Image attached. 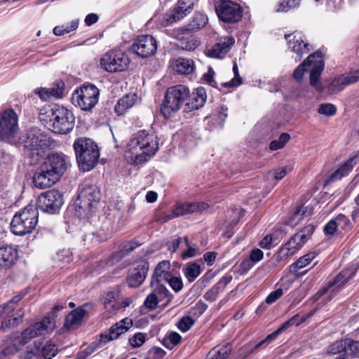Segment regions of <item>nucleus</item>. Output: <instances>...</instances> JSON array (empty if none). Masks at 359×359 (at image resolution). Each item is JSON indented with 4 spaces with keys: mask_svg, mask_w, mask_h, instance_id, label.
Instances as JSON below:
<instances>
[{
    "mask_svg": "<svg viewBox=\"0 0 359 359\" xmlns=\"http://www.w3.org/2000/svg\"><path fill=\"white\" fill-rule=\"evenodd\" d=\"M70 166L69 157L63 153L48 154L34 175V186L41 189L53 186Z\"/></svg>",
    "mask_w": 359,
    "mask_h": 359,
    "instance_id": "1",
    "label": "nucleus"
},
{
    "mask_svg": "<svg viewBox=\"0 0 359 359\" xmlns=\"http://www.w3.org/2000/svg\"><path fill=\"white\" fill-rule=\"evenodd\" d=\"M325 69V56L322 51L318 50L310 54L294 70L292 77L299 83L303 81L306 72H309V84L315 90L321 93L325 88L320 79Z\"/></svg>",
    "mask_w": 359,
    "mask_h": 359,
    "instance_id": "2",
    "label": "nucleus"
},
{
    "mask_svg": "<svg viewBox=\"0 0 359 359\" xmlns=\"http://www.w3.org/2000/svg\"><path fill=\"white\" fill-rule=\"evenodd\" d=\"M53 143L51 137L37 127L31 128L18 138V144L24 147L31 163H36Z\"/></svg>",
    "mask_w": 359,
    "mask_h": 359,
    "instance_id": "3",
    "label": "nucleus"
},
{
    "mask_svg": "<svg viewBox=\"0 0 359 359\" xmlns=\"http://www.w3.org/2000/svg\"><path fill=\"white\" fill-rule=\"evenodd\" d=\"M39 118L41 121L49 122L53 132L57 134L69 133L73 130L75 123L73 112L57 104L41 109Z\"/></svg>",
    "mask_w": 359,
    "mask_h": 359,
    "instance_id": "4",
    "label": "nucleus"
},
{
    "mask_svg": "<svg viewBox=\"0 0 359 359\" xmlns=\"http://www.w3.org/2000/svg\"><path fill=\"white\" fill-rule=\"evenodd\" d=\"M99 187L91 180L85 179L80 185V192L74 203V215L80 219L89 220L100 201Z\"/></svg>",
    "mask_w": 359,
    "mask_h": 359,
    "instance_id": "5",
    "label": "nucleus"
},
{
    "mask_svg": "<svg viewBox=\"0 0 359 359\" xmlns=\"http://www.w3.org/2000/svg\"><path fill=\"white\" fill-rule=\"evenodd\" d=\"M73 148L80 170L88 172L95 168L100 158V151L92 139L86 137L76 138Z\"/></svg>",
    "mask_w": 359,
    "mask_h": 359,
    "instance_id": "6",
    "label": "nucleus"
},
{
    "mask_svg": "<svg viewBox=\"0 0 359 359\" xmlns=\"http://www.w3.org/2000/svg\"><path fill=\"white\" fill-rule=\"evenodd\" d=\"M189 96V88L184 85H175L169 87L160 104V114L165 120H169L179 111Z\"/></svg>",
    "mask_w": 359,
    "mask_h": 359,
    "instance_id": "7",
    "label": "nucleus"
},
{
    "mask_svg": "<svg viewBox=\"0 0 359 359\" xmlns=\"http://www.w3.org/2000/svg\"><path fill=\"white\" fill-rule=\"evenodd\" d=\"M128 147L133 154H136L135 161H147L146 156H153L158 149L157 137L144 130H139L128 142Z\"/></svg>",
    "mask_w": 359,
    "mask_h": 359,
    "instance_id": "8",
    "label": "nucleus"
},
{
    "mask_svg": "<svg viewBox=\"0 0 359 359\" xmlns=\"http://www.w3.org/2000/svg\"><path fill=\"white\" fill-rule=\"evenodd\" d=\"M39 221L37 208L33 205H28L16 212L11 222V231L17 236H24L31 233Z\"/></svg>",
    "mask_w": 359,
    "mask_h": 359,
    "instance_id": "9",
    "label": "nucleus"
},
{
    "mask_svg": "<svg viewBox=\"0 0 359 359\" xmlns=\"http://www.w3.org/2000/svg\"><path fill=\"white\" fill-rule=\"evenodd\" d=\"M130 64L128 55L119 48H112L102 55L100 67L109 73H118L127 70Z\"/></svg>",
    "mask_w": 359,
    "mask_h": 359,
    "instance_id": "10",
    "label": "nucleus"
},
{
    "mask_svg": "<svg viewBox=\"0 0 359 359\" xmlns=\"http://www.w3.org/2000/svg\"><path fill=\"white\" fill-rule=\"evenodd\" d=\"M50 320L43 318L41 321L30 325L22 332H14L10 337L11 344L15 347V351H20L22 346L29 343L32 339L42 335L47 331Z\"/></svg>",
    "mask_w": 359,
    "mask_h": 359,
    "instance_id": "11",
    "label": "nucleus"
},
{
    "mask_svg": "<svg viewBox=\"0 0 359 359\" xmlns=\"http://www.w3.org/2000/svg\"><path fill=\"white\" fill-rule=\"evenodd\" d=\"M100 90L93 83H84L76 89L72 94V100L76 106L83 111H90L97 104Z\"/></svg>",
    "mask_w": 359,
    "mask_h": 359,
    "instance_id": "12",
    "label": "nucleus"
},
{
    "mask_svg": "<svg viewBox=\"0 0 359 359\" xmlns=\"http://www.w3.org/2000/svg\"><path fill=\"white\" fill-rule=\"evenodd\" d=\"M358 266L351 265L343 269L332 280H330L325 286L320 287L312 297L313 302H316L324 296L329 290L332 292H338L343 288L350 280L353 278L358 271Z\"/></svg>",
    "mask_w": 359,
    "mask_h": 359,
    "instance_id": "13",
    "label": "nucleus"
},
{
    "mask_svg": "<svg viewBox=\"0 0 359 359\" xmlns=\"http://www.w3.org/2000/svg\"><path fill=\"white\" fill-rule=\"evenodd\" d=\"M215 12L219 20L226 24H235L242 20V6L231 0H219L215 5Z\"/></svg>",
    "mask_w": 359,
    "mask_h": 359,
    "instance_id": "14",
    "label": "nucleus"
},
{
    "mask_svg": "<svg viewBox=\"0 0 359 359\" xmlns=\"http://www.w3.org/2000/svg\"><path fill=\"white\" fill-rule=\"evenodd\" d=\"M18 130V116L15 110H4L0 115V140L12 144Z\"/></svg>",
    "mask_w": 359,
    "mask_h": 359,
    "instance_id": "15",
    "label": "nucleus"
},
{
    "mask_svg": "<svg viewBox=\"0 0 359 359\" xmlns=\"http://www.w3.org/2000/svg\"><path fill=\"white\" fill-rule=\"evenodd\" d=\"M63 203V195L56 189H50L38 196L36 208L44 212L55 214L58 212Z\"/></svg>",
    "mask_w": 359,
    "mask_h": 359,
    "instance_id": "16",
    "label": "nucleus"
},
{
    "mask_svg": "<svg viewBox=\"0 0 359 359\" xmlns=\"http://www.w3.org/2000/svg\"><path fill=\"white\" fill-rule=\"evenodd\" d=\"M157 46L154 37L151 35H141L135 39L130 49L140 57L147 58L156 53Z\"/></svg>",
    "mask_w": 359,
    "mask_h": 359,
    "instance_id": "17",
    "label": "nucleus"
},
{
    "mask_svg": "<svg viewBox=\"0 0 359 359\" xmlns=\"http://www.w3.org/2000/svg\"><path fill=\"white\" fill-rule=\"evenodd\" d=\"M149 269V263L142 259L136 261L130 269L126 283L130 287H137L143 283Z\"/></svg>",
    "mask_w": 359,
    "mask_h": 359,
    "instance_id": "18",
    "label": "nucleus"
},
{
    "mask_svg": "<svg viewBox=\"0 0 359 359\" xmlns=\"http://www.w3.org/2000/svg\"><path fill=\"white\" fill-rule=\"evenodd\" d=\"M289 48L297 55L299 60L304 55L310 52L312 47L304 40V36L301 32H294L292 34H285Z\"/></svg>",
    "mask_w": 359,
    "mask_h": 359,
    "instance_id": "19",
    "label": "nucleus"
},
{
    "mask_svg": "<svg viewBox=\"0 0 359 359\" xmlns=\"http://www.w3.org/2000/svg\"><path fill=\"white\" fill-rule=\"evenodd\" d=\"M65 90V84L64 81L59 80L53 82L48 88H38L34 92L42 101L47 102L62 98Z\"/></svg>",
    "mask_w": 359,
    "mask_h": 359,
    "instance_id": "20",
    "label": "nucleus"
},
{
    "mask_svg": "<svg viewBox=\"0 0 359 359\" xmlns=\"http://www.w3.org/2000/svg\"><path fill=\"white\" fill-rule=\"evenodd\" d=\"M133 320L129 318H125L115 323L108 330V332L100 334V341L106 344L110 341L117 339L122 334L126 333L133 326Z\"/></svg>",
    "mask_w": 359,
    "mask_h": 359,
    "instance_id": "21",
    "label": "nucleus"
},
{
    "mask_svg": "<svg viewBox=\"0 0 359 359\" xmlns=\"http://www.w3.org/2000/svg\"><path fill=\"white\" fill-rule=\"evenodd\" d=\"M209 208L205 202H177L172 207L174 216L178 217L194 212H201Z\"/></svg>",
    "mask_w": 359,
    "mask_h": 359,
    "instance_id": "22",
    "label": "nucleus"
},
{
    "mask_svg": "<svg viewBox=\"0 0 359 359\" xmlns=\"http://www.w3.org/2000/svg\"><path fill=\"white\" fill-rule=\"evenodd\" d=\"M207 100L206 90L203 87L196 88L191 93L184 108V112H189L201 108Z\"/></svg>",
    "mask_w": 359,
    "mask_h": 359,
    "instance_id": "23",
    "label": "nucleus"
},
{
    "mask_svg": "<svg viewBox=\"0 0 359 359\" xmlns=\"http://www.w3.org/2000/svg\"><path fill=\"white\" fill-rule=\"evenodd\" d=\"M139 101L136 93H126L118 100L114 106V112L117 116H123Z\"/></svg>",
    "mask_w": 359,
    "mask_h": 359,
    "instance_id": "24",
    "label": "nucleus"
},
{
    "mask_svg": "<svg viewBox=\"0 0 359 359\" xmlns=\"http://www.w3.org/2000/svg\"><path fill=\"white\" fill-rule=\"evenodd\" d=\"M16 249L11 246L0 248V270L11 268L18 259Z\"/></svg>",
    "mask_w": 359,
    "mask_h": 359,
    "instance_id": "25",
    "label": "nucleus"
},
{
    "mask_svg": "<svg viewBox=\"0 0 359 359\" xmlns=\"http://www.w3.org/2000/svg\"><path fill=\"white\" fill-rule=\"evenodd\" d=\"M231 280L232 276L225 274L204 294L203 298L210 302L215 301L218 294L225 289Z\"/></svg>",
    "mask_w": 359,
    "mask_h": 359,
    "instance_id": "26",
    "label": "nucleus"
},
{
    "mask_svg": "<svg viewBox=\"0 0 359 359\" xmlns=\"http://www.w3.org/2000/svg\"><path fill=\"white\" fill-rule=\"evenodd\" d=\"M232 37H226L216 43L208 52V56L214 58H223L234 44Z\"/></svg>",
    "mask_w": 359,
    "mask_h": 359,
    "instance_id": "27",
    "label": "nucleus"
},
{
    "mask_svg": "<svg viewBox=\"0 0 359 359\" xmlns=\"http://www.w3.org/2000/svg\"><path fill=\"white\" fill-rule=\"evenodd\" d=\"M171 276L170 263L169 261L163 260L160 262L156 266L151 277L153 283H166Z\"/></svg>",
    "mask_w": 359,
    "mask_h": 359,
    "instance_id": "28",
    "label": "nucleus"
},
{
    "mask_svg": "<svg viewBox=\"0 0 359 359\" xmlns=\"http://www.w3.org/2000/svg\"><path fill=\"white\" fill-rule=\"evenodd\" d=\"M86 313L87 311L84 309V306L77 307L72 310L65 317L64 327L67 330H70L74 326H80Z\"/></svg>",
    "mask_w": 359,
    "mask_h": 359,
    "instance_id": "29",
    "label": "nucleus"
},
{
    "mask_svg": "<svg viewBox=\"0 0 359 359\" xmlns=\"http://www.w3.org/2000/svg\"><path fill=\"white\" fill-rule=\"evenodd\" d=\"M189 10L183 6H175L172 9L167 12L163 17L161 24L167 27L176 22L189 15Z\"/></svg>",
    "mask_w": 359,
    "mask_h": 359,
    "instance_id": "30",
    "label": "nucleus"
},
{
    "mask_svg": "<svg viewBox=\"0 0 359 359\" xmlns=\"http://www.w3.org/2000/svg\"><path fill=\"white\" fill-rule=\"evenodd\" d=\"M232 352L230 343L218 344L212 348L206 355L207 359H229Z\"/></svg>",
    "mask_w": 359,
    "mask_h": 359,
    "instance_id": "31",
    "label": "nucleus"
},
{
    "mask_svg": "<svg viewBox=\"0 0 359 359\" xmlns=\"http://www.w3.org/2000/svg\"><path fill=\"white\" fill-rule=\"evenodd\" d=\"M319 255V251H312L300 257L297 261L289 266V272L294 274L299 269L308 266Z\"/></svg>",
    "mask_w": 359,
    "mask_h": 359,
    "instance_id": "32",
    "label": "nucleus"
},
{
    "mask_svg": "<svg viewBox=\"0 0 359 359\" xmlns=\"http://www.w3.org/2000/svg\"><path fill=\"white\" fill-rule=\"evenodd\" d=\"M352 159H349L340 165L334 172H332L329 178L326 180L325 184L332 183L337 180H340L342 177L348 175L349 172L353 169Z\"/></svg>",
    "mask_w": 359,
    "mask_h": 359,
    "instance_id": "33",
    "label": "nucleus"
},
{
    "mask_svg": "<svg viewBox=\"0 0 359 359\" xmlns=\"http://www.w3.org/2000/svg\"><path fill=\"white\" fill-rule=\"evenodd\" d=\"M183 273L189 283H193L201 273L202 269L196 262H189L182 269Z\"/></svg>",
    "mask_w": 359,
    "mask_h": 359,
    "instance_id": "34",
    "label": "nucleus"
},
{
    "mask_svg": "<svg viewBox=\"0 0 359 359\" xmlns=\"http://www.w3.org/2000/svg\"><path fill=\"white\" fill-rule=\"evenodd\" d=\"M18 316H9L4 319L1 322L0 330L6 332L8 330L18 326L22 322L24 316V312L22 309L17 311Z\"/></svg>",
    "mask_w": 359,
    "mask_h": 359,
    "instance_id": "35",
    "label": "nucleus"
},
{
    "mask_svg": "<svg viewBox=\"0 0 359 359\" xmlns=\"http://www.w3.org/2000/svg\"><path fill=\"white\" fill-rule=\"evenodd\" d=\"M194 69V61L191 59L178 58L175 61V69L180 74H189Z\"/></svg>",
    "mask_w": 359,
    "mask_h": 359,
    "instance_id": "36",
    "label": "nucleus"
},
{
    "mask_svg": "<svg viewBox=\"0 0 359 359\" xmlns=\"http://www.w3.org/2000/svg\"><path fill=\"white\" fill-rule=\"evenodd\" d=\"M182 339L179 333L172 331L163 337L161 344L166 348L172 350L175 346L181 343Z\"/></svg>",
    "mask_w": 359,
    "mask_h": 359,
    "instance_id": "37",
    "label": "nucleus"
},
{
    "mask_svg": "<svg viewBox=\"0 0 359 359\" xmlns=\"http://www.w3.org/2000/svg\"><path fill=\"white\" fill-rule=\"evenodd\" d=\"M165 283H151V287L154 288L153 292L159 295L161 299H166V304L171 302L172 295L164 285Z\"/></svg>",
    "mask_w": 359,
    "mask_h": 359,
    "instance_id": "38",
    "label": "nucleus"
},
{
    "mask_svg": "<svg viewBox=\"0 0 359 359\" xmlns=\"http://www.w3.org/2000/svg\"><path fill=\"white\" fill-rule=\"evenodd\" d=\"M208 21L207 15L197 13L194 14L189 24L193 28L194 32H196L203 29L207 25Z\"/></svg>",
    "mask_w": 359,
    "mask_h": 359,
    "instance_id": "39",
    "label": "nucleus"
},
{
    "mask_svg": "<svg viewBox=\"0 0 359 359\" xmlns=\"http://www.w3.org/2000/svg\"><path fill=\"white\" fill-rule=\"evenodd\" d=\"M346 88L344 75L334 77L330 83L327 91L330 94H336Z\"/></svg>",
    "mask_w": 359,
    "mask_h": 359,
    "instance_id": "40",
    "label": "nucleus"
},
{
    "mask_svg": "<svg viewBox=\"0 0 359 359\" xmlns=\"http://www.w3.org/2000/svg\"><path fill=\"white\" fill-rule=\"evenodd\" d=\"M344 353H347V349L346 343L342 339L334 341L327 349L328 355H340Z\"/></svg>",
    "mask_w": 359,
    "mask_h": 359,
    "instance_id": "41",
    "label": "nucleus"
},
{
    "mask_svg": "<svg viewBox=\"0 0 359 359\" xmlns=\"http://www.w3.org/2000/svg\"><path fill=\"white\" fill-rule=\"evenodd\" d=\"M291 137L287 133H283L280 135L278 140H272L269 145L271 151H276L283 149L290 141Z\"/></svg>",
    "mask_w": 359,
    "mask_h": 359,
    "instance_id": "42",
    "label": "nucleus"
},
{
    "mask_svg": "<svg viewBox=\"0 0 359 359\" xmlns=\"http://www.w3.org/2000/svg\"><path fill=\"white\" fill-rule=\"evenodd\" d=\"M79 27V20H74L69 25L56 26L53 28V34L55 36H62L76 30Z\"/></svg>",
    "mask_w": 359,
    "mask_h": 359,
    "instance_id": "43",
    "label": "nucleus"
},
{
    "mask_svg": "<svg viewBox=\"0 0 359 359\" xmlns=\"http://www.w3.org/2000/svg\"><path fill=\"white\" fill-rule=\"evenodd\" d=\"M180 41V47L182 50L193 51L200 45V41L194 37H189L184 39V37L178 39Z\"/></svg>",
    "mask_w": 359,
    "mask_h": 359,
    "instance_id": "44",
    "label": "nucleus"
},
{
    "mask_svg": "<svg viewBox=\"0 0 359 359\" xmlns=\"http://www.w3.org/2000/svg\"><path fill=\"white\" fill-rule=\"evenodd\" d=\"M299 317L300 316L299 313L295 314L292 318H289L287 320L281 324L279 328L283 332L292 325L298 326L306 320V317H302L301 319H299Z\"/></svg>",
    "mask_w": 359,
    "mask_h": 359,
    "instance_id": "45",
    "label": "nucleus"
},
{
    "mask_svg": "<svg viewBox=\"0 0 359 359\" xmlns=\"http://www.w3.org/2000/svg\"><path fill=\"white\" fill-rule=\"evenodd\" d=\"M208 309V304L202 300L198 301L189 311V314L193 318H199Z\"/></svg>",
    "mask_w": 359,
    "mask_h": 359,
    "instance_id": "46",
    "label": "nucleus"
},
{
    "mask_svg": "<svg viewBox=\"0 0 359 359\" xmlns=\"http://www.w3.org/2000/svg\"><path fill=\"white\" fill-rule=\"evenodd\" d=\"M196 320L189 316H182L177 323V328L182 332L189 331L195 324Z\"/></svg>",
    "mask_w": 359,
    "mask_h": 359,
    "instance_id": "47",
    "label": "nucleus"
},
{
    "mask_svg": "<svg viewBox=\"0 0 359 359\" xmlns=\"http://www.w3.org/2000/svg\"><path fill=\"white\" fill-rule=\"evenodd\" d=\"M337 226L340 227L342 231H348L352 229L353 224L350 219L344 214H339L335 218Z\"/></svg>",
    "mask_w": 359,
    "mask_h": 359,
    "instance_id": "48",
    "label": "nucleus"
},
{
    "mask_svg": "<svg viewBox=\"0 0 359 359\" xmlns=\"http://www.w3.org/2000/svg\"><path fill=\"white\" fill-rule=\"evenodd\" d=\"M337 107L332 103H323L318 108V113L327 116H332L337 114Z\"/></svg>",
    "mask_w": 359,
    "mask_h": 359,
    "instance_id": "49",
    "label": "nucleus"
},
{
    "mask_svg": "<svg viewBox=\"0 0 359 359\" xmlns=\"http://www.w3.org/2000/svg\"><path fill=\"white\" fill-rule=\"evenodd\" d=\"M304 236H299L295 233L293 236H292L285 243L286 246H289L290 248H294V251L296 252L298 250H299L305 243L302 241Z\"/></svg>",
    "mask_w": 359,
    "mask_h": 359,
    "instance_id": "50",
    "label": "nucleus"
},
{
    "mask_svg": "<svg viewBox=\"0 0 359 359\" xmlns=\"http://www.w3.org/2000/svg\"><path fill=\"white\" fill-rule=\"evenodd\" d=\"M346 349L348 355L351 358H359V341L349 340Z\"/></svg>",
    "mask_w": 359,
    "mask_h": 359,
    "instance_id": "51",
    "label": "nucleus"
},
{
    "mask_svg": "<svg viewBox=\"0 0 359 359\" xmlns=\"http://www.w3.org/2000/svg\"><path fill=\"white\" fill-rule=\"evenodd\" d=\"M293 249L294 248H292L286 246V243H285L278 251L277 260L282 261L287 259L290 256L293 255L295 253Z\"/></svg>",
    "mask_w": 359,
    "mask_h": 359,
    "instance_id": "52",
    "label": "nucleus"
},
{
    "mask_svg": "<svg viewBox=\"0 0 359 359\" xmlns=\"http://www.w3.org/2000/svg\"><path fill=\"white\" fill-rule=\"evenodd\" d=\"M299 0H283L278 5V11L287 12L299 4Z\"/></svg>",
    "mask_w": 359,
    "mask_h": 359,
    "instance_id": "53",
    "label": "nucleus"
},
{
    "mask_svg": "<svg viewBox=\"0 0 359 359\" xmlns=\"http://www.w3.org/2000/svg\"><path fill=\"white\" fill-rule=\"evenodd\" d=\"M158 304V298L156 293L153 292L147 295L146 297L144 305L149 310H154L156 308Z\"/></svg>",
    "mask_w": 359,
    "mask_h": 359,
    "instance_id": "54",
    "label": "nucleus"
},
{
    "mask_svg": "<svg viewBox=\"0 0 359 359\" xmlns=\"http://www.w3.org/2000/svg\"><path fill=\"white\" fill-rule=\"evenodd\" d=\"M146 340L145 334L142 332H137L129 339V344L133 348L140 347Z\"/></svg>",
    "mask_w": 359,
    "mask_h": 359,
    "instance_id": "55",
    "label": "nucleus"
},
{
    "mask_svg": "<svg viewBox=\"0 0 359 359\" xmlns=\"http://www.w3.org/2000/svg\"><path fill=\"white\" fill-rule=\"evenodd\" d=\"M57 352L55 345L52 344H46L41 350L42 355L45 359H51L56 355Z\"/></svg>",
    "mask_w": 359,
    "mask_h": 359,
    "instance_id": "56",
    "label": "nucleus"
},
{
    "mask_svg": "<svg viewBox=\"0 0 359 359\" xmlns=\"http://www.w3.org/2000/svg\"><path fill=\"white\" fill-rule=\"evenodd\" d=\"M166 283L169 284L175 292H180L184 285L182 278L176 276H170Z\"/></svg>",
    "mask_w": 359,
    "mask_h": 359,
    "instance_id": "57",
    "label": "nucleus"
},
{
    "mask_svg": "<svg viewBox=\"0 0 359 359\" xmlns=\"http://www.w3.org/2000/svg\"><path fill=\"white\" fill-rule=\"evenodd\" d=\"M255 264L250 260L248 257L243 259L238 265V272L241 275L246 274L253 266Z\"/></svg>",
    "mask_w": 359,
    "mask_h": 359,
    "instance_id": "58",
    "label": "nucleus"
},
{
    "mask_svg": "<svg viewBox=\"0 0 359 359\" xmlns=\"http://www.w3.org/2000/svg\"><path fill=\"white\" fill-rule=\"evenodd\" d=\"M316 227L313 224H309L305 226L300 231L297 232V234L299 236H304L302 241L304 243H306L313 233Z\"/></svg>",
    "mask_w": 359,
    "mask_h": 359,
    "instance_id": "59",
    "label": "nucleus"
},
{
    "mask_svg": "<svg viewBox=\"0 0 359 359\" xmlns=\"http://www.w3.org/2000/svg\"><path fill=\"white\" fill-rule=\"evenodd\" d=\"M174 218L176 217L174 216V212L172 209L170 211H163L156 215V221L162 224L168 222Z\"/></svg>",
    "mask_w": 359,
    "mask_h": 359,
    "instance_id": "60",
    "label": "nucleus"
},
{
    "mask_svg": "<svg viewBox=\"0 0 359 359\" xmlns=\"http://www.w3.org/2000/svg\"><path fill=\"white\" fill-rule=\"evenodd\" d=\"M125 257L123 252L121 250H116L112 252L109 257L107 259L106 263L108 265L113 266L115 264L120 262L123 258Z\"/></svg>",
    "mask_w": 359,
    "mask_h": 359,
    "instance_id": "61",
    "label": "nucleus"
},
{
    "mask_svg": "<svg viewBox=\"0 0 359 359\" xmlns=\"http://www.w3.org/2000/svg\"><path fill=\"white\" fill-rule=\"evenodd\" d=\"M174 34L177 39H182L183 35L189 34L194 32L193 28L189 26V24L184 25L182 27L175 28L173 30Z\"/></svg>",
    "mask_w": 359,
    "mask_h": 359,
    "instance_id": "62",
    "label": "nucleus"
},
{
    "mask_svg": "<svg viewBox=\"0 0 359 359\" xmlns=\"http://www.w3.org/2000/svg\"><path fill=\"white\" fill-rule=\"evenodd\" d=\"M283 295V290L281 288H278L271 292L266 297L265 302L268 304H271L276 302Z\"/></svg>",
    "mask_w": 359,
    "mask_h": 359,
    "instance_id": "63",
    "label": "nucleus"
},
{
    "mask_svg": "<svg viewBox=\"0 0 359 359\" xmlns=\"http://www.w3.org/2000/svg\"><path fill=\"white\" fill-rule=\"evenodd\" d=\"M337 224L334 219L330 220L323 228V232L326 236H333L337 230Z\"/></svg>",
    "mask_w": 359,
    "mask_h": 359,
    "instance_id": "64",
    "label": "nucleus"
}]
</instances>
